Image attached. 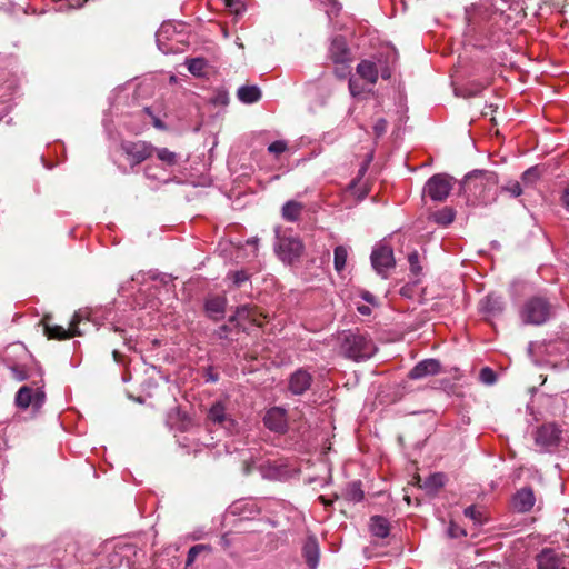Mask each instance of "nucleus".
Wrapping results in <instances>:
<instances>
[{
  "label": "nucleus",
  "instance_id": "f257e3e1",
  "mask_svg": "<svg viewBox=\"0 0 569 569\" xmlns=\"http://www.w3.org/2000/svg\"><path fill=\"white\" fill-rule=\"evenodd\" d=\"M497 174L487 170H473L461 181V193L469 206H488L497 200Z\"/></svg>",
  "mask_w": 569,
  "mask_h": 569
},
{
  "label": "nucleus",
  "instance_id": "f03ea898",
  "mask_svg": "<svg viewBox=\"0 0 569 569\" xmlns=\"http://www.w3.org/2000/svg\"><path fill=\"white\" fill-rule=\"evenodd\" d=\"M340 340V352L355 361L369 359L377 351L372 340L358 331H346L341 335Z\"/></svg>",
  "mask_w": 569,
  "mask_h": 569
},
{
  "label": "nucleus",
  "instance_id": "7ed1b4c3",
  "mask_svg": "<svg viewBox=\"0 0 569 569\" xmlns=\"http://www.w3.org/2000/svg\"><path fill=\"white\" fill-rule=\"evenodd\" d=\"M83 319H87V312L82 310L76 311L69 323V327L66 329L62 326L51 325L49 321V317H46L42 320L44 333L49 339L58 340H64L74 336H81L82 332L78 326Z\"/></svg>",
  "mask_w": 569,
  "mask_h": 569
},
{
  "label": "nucleus",
  "instance_id": "20e7f679",
  "mask_svg": "<svg viewBox=\"0 0 569 569\" xmlns=\"http://www.w3.org/2000/svg\"><path fill=\"white\" fill-rule=\"evenodd\" d=\"M550 313V303L541 297H535L522 307L521 318L525 323L542 325L549 319Z\"/></svg>",
  "mask_w": 569,
  "mask_h": 569
},
{
  "label": "nucleus",
  "instance_id": "39448f33",
  "mask_svg": "<svg viewBox=\"0 0 569 569\" xmlns=\"http://www.w3.org/2000/svg\"><path fill=\"white\" fill-rule=\"evenodd\" d=\"M370 260L373 270L382 279H387L391 269V239L383 238L377 242L372 249Z\"/></svg>",
  "mask_w": 569,
  "mask_h": 569
},
{
  "label": "nucleus",
  "instance_id": "423d86ee",
  "mask_svg": "<svg viewBox=\"0 0 569 569\" xmlns=\"http://www.w3.org/2000/svg\"><path fill=\"white\" fill-rule=\"evenodd\" d=\"M452 189V178L446 173H437L430 177L423 192L432 200L441 202L446 200Z\"/></svg>",
  "mask_w": 569,
  "mask_h": 569
},
{
  "label": "nucleus",
  "instance_id": "0eeeda50",
  "mask_svg": "<svg viewBox=\"0 0 569 569\" xmlns=\"http://www.w3.org/2000/svg\"><path fill=\"white\" fill-rule=\"evenodd\" d=\"M562 430L556 423H545L537 428L535 442L543 452L557 448L561 441Z\"/></svg>",
  "mask_w": 569,
  "mask_h": 569
},
{
  "label": "nucleus",
  "instance_id": "6e6552de",
  "mask_svg": "<svg viewBox=\"0 0 569 569\" xmlns=\"http://www.w3.org/2000/svg\"><path fill=\"white\" fill-rule=\"evenodd\" d=\"M303 251V244L296 237H279L276 244V253L284 263H293Z\"/></svg>",
  "mask_w": 569,
  "mask_h": 569
},
{
  "label": "nucleus",
  "instance_id": "1a4fd4ad",
  "mask_svg": "<svg viewBox=\"0 0 569 569\" xmlns=\"http://www.w3.org/2000/svg\"><path fill=\"white\" fill-rule=\"evenodd\" d=\"M122 150L133 164L141 163L153 153V147L144 141L124 142Z\"/></svg>",
  "mask_w": 569,
  "mask_h": 569
},
{
  "label": "nucleus",
  "instance_id": "9d476101",
  "mask_svg": "<svg viewBox=\"0 0 569 569\" xmlns=\"http://www.w3.org/2000/svg\"><path fill=\"white\" fill-rule=\"evenodd\" d=\"M44 402V392L40 389H31L28 386H23L19 389L16 396V405L19 408L26 409L30 405L36 408L40 407Z\"/></svg>",
  "mask_w": 569,
  "mask_h": 569
},
{
  "label": "nucleus",
  "instance_id": "9b49d317",
  "mask_svg": "<svg viewBox=\"0 0 569 569\" xmlns=\"http://www.w3.org/2000/svg\"><path fill=\"white\" fill-rule=\"evenodd\" d=\"M263 422L264 426L273 432H286L288 428L286 410L279 407L269 409L264 415Z\"/></svg>",
  "mask_w": 569,
  "mask_h": 569
},
{
  "label": "nucleus",
  "instance_id": "f8f14e48",
  "mask_svg": "<svg viewBox=\"0 0 569 569\" xmlns=\"http://www.w3.org/2000/svg\"><path fill=\"white\" fill-rule=\"evenodd\" d=\"M441 365L437 359L429 358L419 361L409 372L410 379H422L428 376H436L440 372Z\"/></svg>",
  "mask_w": 569,
  "mask_h": 569
},
{
  "label": "nucleus",
  "instance_id": "ddd939ff",
  "mask_svg": "<svg viewBox=\"0 0 569 569\" xmlns=\"http://www.w3.org/2000/svg\"><path fill=\"white\" fill-rule=\"evenodd\" d=\"M208 419L228 431H232L234 428V420L226 412V408L221 402L212 405L208 412Z\"/></svg>",
  "mask_w": 569,
  "mask_h": 569
},
{
  "label": "nucleus",
  "instance_id": "4468645a",
  "mask_svg": "<svg viewBox=\"0 0 569 569\" xmlns=\"http://www.w3.org/2000/svg\"><path fill=\"white\" fill-rule=\"evenodd\" d=\"M329 58L335 64H346L349 60V50L342 37H335L329 48Z\"/></svg>",
  "mask_w": 569,
  "mask_h": 569
},
{
  "label": "nucleus",
  "instance_id": "2eb2a0df",
  "mask_svg": "<svg viewBox=\"0 0 569 569\" xmlns=\"http://www.w3.org/2000/svg\"><path fill=\"white\" fill-rule=\"evenodd\" d=\"M562 556L553 549H543L537 556V565L539 569H560L563 568Z\"/></svg>",
  "mask_w": 569,
  "mask_h": 569
},
{
  "label": "nucleus",
  "instance_id": "dca6fc26",
  "mask_svg": "<svg viewBox=\"0 0 569 569\" xmlns=\"http://www.w3.org/2000/svg\"><path fill=\"white\" fill-rule=\"evenodd\" d=\"M312 376L308 371L299 369L289 379V390L293 395H302L310 388Z\"/></svg>",
  "mask_w": 569,
  "mask_h": 569
},
{
  "label": "nucleus",
  "instance_id": "f3484780",
  "mask_svg": "<svg viewBox=\"0 0 569 569\" xmlns=\"http://www.w3.org/2000/svg\"><path fill=\"white\" fill-rule=\"evenodd\" d=\"M536 502V497L531 488H522L513 496L512 506L518 512L530 511Z\"/></svg>",
  "mask_w": 569,
  "mask_h": 569
},
{
  "label": "nucleus",
  "instance_id": "a211bd4d",
  "mask_svg": "<svg viewBox=\"0 0 569 569\" xmlns=\"http://www.w3.org/2000/svg\"><path fill=\"white\" fill-rule=\"evenodd\" d=\"M173 277L168 273H160L154 270L150 271H139L134 276L131 277L130 281L137 282L139 284H144L148 282H160V284H169L173 281Z\"/></svg>",
  "mask_w": 569,
  "mask_h": 569
},
{
  "label": "nucleus",
  "instance_id": "6ab92c4d",
  "mask_svg": "<svg viewBox=\"0 0 569 569\" xmlns=\"http://www.w3.org/2000/svg\"><path fill=\"white\" fill-rule=\"evenodd\" d=\"M302 553L310 569H316L319 563L320 549L317 538L310 536L305 541Z\"/></svg>",
  "mask_w": 569,
  "mask_h": 569
},
{
  "label": "nucleus",
  "instance_id": "aec40b11",
  "mask_svg": "<svg viewBox=\"0 0 569 569\" xmlns=\"http://www.w3.org/2000/svg\"><path fill=\"white\" fill-rule=\"evenodd\" d=\"M174 29L176 28L171 22H164L157 31L156 37L158 48L166 54L176 51V49L172 46L167 44V41L170 40L171 36L174 33Z\"/></svg>",
  "mask_w": 569,
  "mask_h": 569
},
{
  "label": "nucleus",
  "instance_id": "412c9836",
  "mask_svg": "<svg viewBox=\"0 0 569 569\" xmlns=\"http://www.w3.org/2000/svg\"><path fill=\"white\" fill-rule=\"evenodd\" d=\"M505 302L500 296L496 293H489L480 302V310L488 316H497L502 312Z\"/></svg>",
  "mask_w": 569,
  "mask_h": 569
},
{
  "label": "nucleus",
  "instance_id": "4be33fe9",
  "mask_svg": "<svg viewBox=\"0 0 569 569\" xmlns=\"http://www.w3.org/2000/svg\"><path fill=\"white\" fill-rule=\"evenodd\" d=\"M357 77L368 86L375 84L378 79V70L375 63L367 60L361 61L357 67Z\"/></svg>",
  "mask_w": 569,
  "mask_h": 569
},
{
  "label": "nucleus",
  "instance_id": "5701e85b",
  "mask_svg": "<svg viewBox=\"0 0 569 569\" xmlns=\"http://www.w3.org/2000/svg\"><path fill=\"white\" fill-rule=\"evenodd\" d=\"M207 315L218 320L223 317L226 311V299L222 297L208 298L204 305Z\"/></svg>",
  "mask_w": 569,
  "mask_h": 569
},
{
  "label": "nucleus",
  "instance_id": "b1692460",
  "mask_svg": "<svg viewBox=\"0 0 569 569\" xmlns=\"http://www.w3.org/2000/svg\"><path fill=\"white\" fill-rule=\"evenodd\" d=\"M369 529L372 536L386 538L390 532L389 520L382 516H372L370 518Z\"/></svg>",
  "mask_w": 569,
  "mask_h": 569
},
{
  "label": "nucleus",
  "instance_id": "393cba45",
  "mask_svg": "<svg viewBox=\"0 0 569 569\" xmlns=\"http://www.w3.org/2000/svg\"><path fill=\"white\" fill-rule=\"evenodd\" d=\"M393 106L397 107V110H393V114H397V121L405 123L408 119V107L406 94L400 84L398 86L397 92L393 91Z\"/></svg>",
  "mask_w": 569,
  "mask_h": 569
},
{
  "label": "nucleus",
  "instance_id": "a878e982",
  "mask_svg": "<svg viewBox=\"0 0 569 569\" xmlns=\"http://www.w3.org/2000/svg\"><path fill=\"white\" fill-rule=\"evenodd\" d=\"M456 214L457 212L452 207H443L432 212L430 219L441 227H448L455 221Z\"/></svg>",
  "mask_w": 569,
  "mask_h": 569
},
{
  "label": "nucleus",
  "instance_id": "bb28decb",
  "mask_svg": "<svg viewBox=\"0 0 569 569\" xmlns=\"http://www.w3.org/2000/svg\"><path fill=\"white\" fill-rule=\"evenodd\" d=\"M349 252L350 247L343 244L337 246L333 250V267L339 274H342L347 269Z\"/></svg>",
  "mask_w": 569,
  "mask_h": 569
},
{
  "label": "nucleus",
  "instance_id": "cd10ccee",
  "mask_svg": "<svg viewBox=\"0 0 569 569\" xmlns=\"http://www.w3.org/2000/svg\"><path fill=\"white\" fill-rule=\"evenodd\" d=\"M407 261L410 268V272L415 276H419L423 269L425 252L412 249L407 253Z\"/></svg>",
  "mask_w": 569,
  "mask_h": 569
},
{
  "label": "nucleus",
  "instance_id": "c85d7f7f",
  "mask_svg": "<svg viewBox=\"0 0 569 569\" xmlns=\"http://www.w3.org/2000/svg\"><path fill=\"white\" fill-rule=\"evenodd\" d=\"M237 94L243 103H254L261 98V91L257 86H242L238 89Z\"/></svg>",
  "mask_w": 569,
  "mask_h": 569
},
{
  "label": "nucleus",
  "instance_id": "c756f323",
  "mask_svg": "<svg viewBox=\"0 0 569 569\" xmlns=\"http://www.w3.org/2000/svg\"><path fill=\"white\" fill-rule=\"evenodd\" d=\"M302 203L295 200L287 201L282 207V218L291 222L297 221L302 212Z\"/></svg>",
  "mask_w": 569,
  "mask_h": 569
},
{
  "label": "nucleus",
  "instance_id": "7c9ffc66",
  "mask_svg": "<svg viewBox=\"0 0 569 569\" xmlns=\"http://www.w3.org/2000/svg\"><path fill=\"white\" fill-rule=\"evenodd\" d=\"M371 160H372V153H369V154L367 156V159H366L365 163H363V164L360 167V169H359V172H358V179L353 180V181L350 183V186H349V190H350L355 196H357V198H358L359 200H361V199H363V198L366 197L367 191H366L365 189H363V190H360V189L358 188V183H359V181H360L361 177L366 173L367 168H368V164H369V162H370Z\"/></svg>",
  "mask_w": 569,
  "mask_h": 569
},
{
  "label": "nucleus",
  "instance_id": "2f4dec72",
  "mask_svg": "<svg viewBox=\"0 0 569 569\" xmlns=\"http://www.w3.org/2000/svg\"><path fill=\"white\" fill-rule=\"evenodd\" d=\"M345 498L351 502H359L363 499V491L360 482H351L345 490Z\"/></svg>",
  "mask_w": 569,
  "mask_h": 569
},
{
  "label": "nucleus",
  "instance_id": "473e14b6",
  "mask_svg": "<svg viewBox=\"0 0 569 569\" xmlns=\"http://www.w3.org/2000/svg\"><path fill=\"white\" fill-rule=\"evenodd\" d=\"M445 485V475L435 473L429 476L421 487L429 492L436 491Z\"/></svg>",
  "mask_w": 569,
  "mask_h": 569
},
{
  "label": "nucleus",
  "instance_id": "72a5a7b5",
  "mask_svg": "<svg viewBox=\"0 0 569 569\" xmlns=\"http://www.w3.org/2000/svg\"><path fill=\"white\" fill-rule=\"evenodd\" d=\"M153 152L157 153V158L168 166H174L178 162V154L170 151L167 148H154Z\"/></svg>",
  "mask_w": 569,
  "mask_h": 569
},
{
  "label": "nucleus",
  "instance_id": "f704fd0d",
  "mask_svg": "<svg viewBox=\"0 0 569 569\" xmlns=\"http://www.w3.org/2000/svg\"><path fill=\"white\" fill-rule=\"evenodd\" d=\"M371 86H368L365 81H362L360 78L352 77L349 80V89L353 97L360 96L365 91H369Z\"/></svg>",
  "mask_w": 569,
  "mask_h": 569
},
{
  "label": "nucleus",
  "instance_id": "c9c22d12",
  "mask_svg": "<svg viewBox=\"0 0 569 569\" xmlns=\"http://www.w3.org/2000/svg\"><path fill=\"white\" fill-rule=\"evenodd\" d=\"M211 550V547L208 546V545H196L193 547H191L188 551V556H187V561H186V567H190L194 560L197 559V557L202 552V551H210Z\"/></svg>",
  "mask_w": 569,
  "mask_h": 569
},
{
  "label": "nucleus",
  "instance_id": "e433bc0d",
  "mask_svg": "<svg viewBox=\"0 0 569 569\" xmlns=\"http://www.w3.org/2000/svg\"><path fill=\"white\" fill-rule=\"evenodd\" d=\"M206 67L207 62L202 58H194L188 61V70L194 76H201Z\"/></svg>",
  "mask_w": 569,
  "mask_h": 569
},
{
  "label": "nucleus",
  "instance_id": "4c0bfd02",
  "mask_svg": "<svg viewBox=\"0 0 569 569\" xmlns=\"http://www.w3.org/2000/svg\"><path fill=\"white\" fill-rule=\"evenodd\" d=\"M539 169L537 167H531L522 173L521 180L525 186H531L539 179Z\"/></svg>",
  "mask_w": 569,
  "mask_h": 569
},
{
  "label": "nucleus",
  "instance_id": "58836bf2",
  "mask_svg": "<svg viewBox=\"0 0 569 569\" xmlns=\"http://www.w3.org/2000/svg\"><path fill=\"white\" fill-rule=\"evenodd\" d=\"M479 379L482 383L491 386L497 381V375L491 368L485 367L480 370Z\"/></svg>",
  "mask_w": 569,
  "mask_h": 569
},
{
  "label": "nucleus",
  "instance_id": "ea45409f",
  "mask_svg": "<svg viewBox=\"0 0 569 569\" xmlns=\"http://www.w3.org/2000/svg\"><path fill=\"white\" fill-rule=\"evenodd\" d=\"M501 190L508 192L513 198L522 194V188L519 181H509L501 188Z\"/></svg>",
  "mask_w": 569,
  "mask_h": 569
},
{
  "label": "nucleus",
  "instance_id": "a19ab883",
  "mask_svg": "<svg viewBox=\"0 0 569 569\" xmlns=\"http://www.w3.org/2000/svg\"><path fill=\"white\" fill-rule=\"evenodd\" d=\"M481 84H477L475 88H463V89H456V96L463 97V98H470L477 96L482 90Z\"/></svg>",
  "mask_w": 569,
  "mask_h": 569
},
{
  "label": "nucleus",
  "instance_id": "79ce46f5",
  "mask_svg": "<svg viewBox=\"0 0 569 569\" xmlns=\"http://www.w3.org/2000/svg\"><path fill=\"white\" fill-rule=\"evenodd\" d=\"M287 142L283 140H277L269 144L268 151L273 154H280L287 150Z\"/></svg>",
  "mask_w": 569,
  "mask_h": 569
},
{
  "label": "nucleus",
  "instance_id": "37998d69",
  "mask_svg": "<svg viewBox=\"0 0 569 569\" xmlns=\"http://www.w3.org/2000/svg\"><path fill=\"white\" fill-rule=\"evenodd\" d=\"M224 6L233 13L239 14L243 10L241 0H223Z\"/></svg>",
  "mask_w": 569,
  "mask_h": 569
},
{
  "label": "nucleus",
  "instance_id": "c03bdc74",
  "mask_svg": "<svg viewBox=\"0 0 569 569\" xmlns=\"http://www.w3.org/2000/svg\"><path fill=\"white\" fill-rule=\"evenodd\" d=\"M233 281L236 284H240L242 282L252 281L249 273L244 270H239L233 272Z\"/></svg>",
  "mask_w": 569,
  "mask_h": 569
},
{
  "label": "nucleus",
  "instance_id": "a18cd8bd",
  "mask_svg": "<svg viewBox=\"0 0 569 569\" xmlns=\"http://www.w3.org/2000/svg\"><path fill=\"white\" fill-rule=\"evenodd\" d=\"M11 372H12L13 378L18 381H22V380L27 379V372H26L24 368H22V367L14 366L11 368Z\"/></svg>",
  "mask_w": 569,
  "mask_h": 569
},
{
  "label": "nucleus",
  "instance_id": "49530a36",
  "mask_svg": "<svg viewBox=\"0 0 569 569\" xmlns=\"http://www.w3.org/2000/svg\"><path fill=\"white\" fill-rule=\"evenodd\" d=\"M387 126H388L387 120H385V119L378 120L377 123L373 127V130H375L376 134L379 137L382 133H385L386 130H387Z\"/></svg>",
  "mask_w": 569,
  "mask_h": 569
},
{
  "label": "nucleus",
  "instance_id": "de8ad7c7",
  "mask_svg": "<svg viewBox=\"0 0 569 569\" xmlns=\"http://www.w3.org/2000/svg\"><path fill=\"white\" fill-rule=\"evenodd\" d=\"M449 536L452 537V538H458L460 536H466V531L451 525L450 528H449Z\"/></svg>",
  "mask_w": 569,
  "mask_h": 569
},
{
  "label": "nucleus",
  "instance_id": "09e8293b",
  "mask_svg": "<svg viewBox=\"0 0 569 569\" xmlns=\"http://www.w3.org/2000/svg\"><path fill=\"white\" fill-rule=\"evenodd\" d=\"M465 516L470 518V519H473V520H478V513H477V510L473 506H469L465 509L463 511Z\"/></svg>",
  "mask_w": 569,
  "mask_h": 569
},
{
  "label": "nucleus",
  "instance_id": "8fccbe9b",
  "mask_svg": "<svg viewBox=\"0 0 569 569\" xmlns=\"http://www.w3.org/2000/svg\"><path fill=\"white\" fill-rule=\"evenodd\" d=\"M561 200L565 208L569 210V186L563 190Z\"/></svg>",
  "mask_w": 569,
  "mask_h": 569
},
{
  "label": "nucleus",
  "instance_id": "3c124183",
  "mask_svg": "<svg viewBox=\"0 0 569 569\" xmlns=\"http://www.w3.org/2000/svg\"><path fill=\"white\" fill-rule=\"evenodd\" d=\"M217 336L218 338L220 339H227L228 338V327L226 325L221 326L218 330H217Z\"/></svg>",
  "mask_w": 569,
  "mask_h": 569
},
{
  "label": "nucleus",
  "instance_id": "603ef678",
  "mask_svg": "<svg viewBox=\"0 0 569 569\" xmlns=\"http://www.w3.org/2000/svg\"><path fill=\"white\" fill-rule=\"evenodd\" d=\"M336 73L339 78H345L347 73V66L346 64H337Z\"/></svg>",
  "mask_w": 569,
  "mask_h": 569
},
{
  "label": "nucleus",
  "instance_id": "864d4df0",
  "mask_svg": "<svg viewBox=\"0 0 569 569\" xmlns=\"http://www.w3.org/2000/svg\"><path fill=\"white\" fill-rule=\"evenodd\" d=\"M357 310L362 316H369L371 313V308L369 306H363V305L362 306H358Z\"/></svg>",
  "mask_w": 569,
  "mask_h": 569
},
{
  "label": "nucleus",
  "instance_id": "5fc2aeb1",
  "mask_svg": "<svg viewBox=\"0 0 569 569\" xmlns=\"http://www.w3.org/2000/svg\"><path fill=\"white\" fill-rule=\"evenodd\" d=\"M362 298H363L367 302H369V303H371V305H375V297H373L371 293H369V292H367V291H363V292H362Z\"/></svg>",
  "mask_w": 569,
  "mask_h": 569
},
{
  "label": "nucleus",
  "instance_id": "6e6d98bb",
  "mask_svg": "<svg viewBox=\"0 0 569 569\" xmlns=\"http://www.w3.org/2000/svg\"><path fill=\"white\" fill-rule=\"evenodd\" d=\"M258 242H259L258 238H252V239L247 240V244L252 246L254 248V250H257Z\"/></svg>",
  "mask_w": 569,
  "mask_h": 569
},
{
  "label": "nucleus",
  "instance_id": "4d7b16f0",
  "mask_svg": "<svg viewBox=\"0 0 569 569\" xmlns=\"http://www.w3.org/2000/svg\"><path fill=\"white\" fill-rule=\"evenodd\" d=\"M410 289H411V287H402L400 293L402 296H409V290Z\"/></svg>",
  "mask_w": 569,
  "mask_h": 569
},
{
  "label": "nucleus",
  "instance_id": "13d9d810",
  "mask_svg": "<svg viewBox=\"0 0 569 569\" xmlns=\"http://www.w3.org/2000/svg\"><path fill=\"white\" fill-rule=\"evenodd\" d=\"M209 380H211V381H216V380H217V377H213V375H210V376H209Z\"/></svg>",
  "mask_w": 569,
  "mask_h": 569
},
{
  "label": "nucleus",
  "instance_id": "bf43d9fd",
  "mask_svg": "<svg viewBox=\"0 0 569 569\" xmlns=\"http://www.w3.org/2000/svg\"><path fill=\"white\" fill-rule=\"evenodd\" d=\"M249 471H250V468H249V466H248V465H246V467H244V473H249Z\"/></svg>",
  "mask_w": 569,
  "mask_h": 569
},
{
  "label": "nucleus",
  "instance_id": "052dcab7",
  "mask_svg": "<svg viewBox=\"0 0 569 569\" xmlns=\"http://www.w3.org/2000/svg\"><path fill=\"white\" fill-rule=\"evenodd\" d=\"M154 124H156V127H159V128H161V127H162V124L160 123V121H159V120H157V121L154 122Z\"/></svg>",
  "mask_w": 569,
  "mask_h": 569
},
{
  "label": "nucleus",
  "instance_id": "680f3d73",
  "mask_svg": "<svg viewBox=\"0 0 569 569\" xmlns=\"http://www.w3.org/2000/svg\"><path fill=\"white\" fill-rule=\"evenodd\" d=\"M113 357L118 361V351H116V350L113 351Z\"/></svg>",
  "mask_w": 569,
  "mask_h": 569
}]
</instances>
